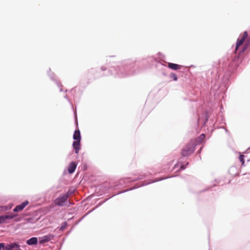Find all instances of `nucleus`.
Here are the masks:
<instances>
[{"instance_id": "f257e3e1", "label": "nucleus", "mask_w": 250, "mask_h": 250, "mask_svg": "<svg viewBox=\"0 0 250 250\" xmlns=\"http://www.w3.org/2000/svg\"><path fill=\"white\" fill-rule=\"evenodd\" d=\"M195 144L194 141H190L182 149L181 155L184 156H187L191 154L194 151Z\"/></svg>"}, {"instance_id": "f03ea898", "label": "nucleus", "mask_w": 250, "mask_h": 250, "mask_svg": "<svg viewBox=\"0 0 250 250\" xmlns=\"http://www.w3.org/2000/svg\"><path fill=\"white\" fill-rule=\"evenodd\" d=\"M73 139L75 141L73 142V146L75 149V152L78 154L80 149L81 135L79 130H76L73 134Z\"/></svg>"}, {"instance_id": "7ed1b4c3", "label": "nucleus", "mask_w": 250, "mask_h": 250, "mask_svg": "<svg viewBox=\"0 0 250 250\" xmlns=\"http://www.w3.org/2000/svg\"><path fill=\"white\" fill-rule=\"evenodd\" d=\"M69 194H70L68 191L63 195H60L59 197L55 200V204L61 207L63 206L64 205V203L66 201L69 196Z\"/></svg>"}, {"instance_id": "20e7f679", "label": "nucleus", "mask_w": 250, "mask_h": 250, "mask_svg": "<svg viewBox=\"0 0 250 250\" xmlns=\"http://www.w3.org/2000/svg\"><path fill=\"white\" fill-rule=\"evenodd\" d=\"M247 37H248V33L247 31H245L243 34L241 39H238L237 40L236 44L235 50V52H236L237 51L239 46L240 45H241L244 43V42H245V40L247 38Z\"/></svg>"}, {"instance_id": "39448f33", "label": "nucleus", "mask_w": 250, "mask_h": 250, "mask_svg": "<svg viewBox=\"0 0 250 250\" xmlns=\"http://www.w3.org/2000/svg\"><path fill=\"white\" fill-rule=\"evenodd\" d=\"M16 214L4 215L0 216V224L7 223V220H11L16 217Z\"/></svg>"}, {"instance_id": "423d86ee", "label": "nucleus", "mask_w": 250, "mask_h": 250, "mask_svg": "<svg viewBox=\"0 0 250 250\" xmlns=\"http://www.w3.org/2000/svg\"><path fill=\"white\" fill-rule=\"evenodd\" d=\"M4 248L6 250H21L20 245L15 243L7 244Z\"/></svg>"}, {"instance_id": "0eeeda50", "label": "nucleus", "mask_w": 250, "mask_h": 250, "mask_svg": "<svg viewBox=\"0 0 250 250\" xmlns=\"http://www.w3.org/2000/svg\"><path fill=\"white\" fill-rule=\"evenodd\" d=\"M29 204V202L27 201H25L24 202L22 203L21 204L17 206L13 211L14 212H19L21 211L28 204Z\"/></svg>"}, {"instance_id": "6e6552de", "label": "nucleus", "mask_w": 250, "mask_h": 250, "mask_svg": "<svg viewBox=\"0 0 250 250\" xmlns=\"http://www.w3.org/2000/svg\"><path fill=\"white\" fill-rule=\"evenodd\" d=\"M53 238V235L49 234L43 236L39 238V243L40 244H43L50 241Z\"/></svg>"}, {"instance_id": "1a4fd4ad", "label": "nucleus", "mask_w": 250, "mask_h": 250, "mask_svg": "<svg viewBox=\"0 0 250 250\" xmlns=\"http://www.w3.org/2000/svg\"><path fill=\"white\" fill-rule=\"evenodd\" d=\"M76 167L77 164H76V163L74 162H71L68 167V170L69 173L70 174L73 173L76 169Z\"/></svg>"}, {"instance_id": "9d476101", "label": "nucleus", "mask_w": 250, "mask_h": 250, "mask_svg": "<svg viewBox=\"0 0 250 250\" xmlns=\"http://www.w3.org/2000/svg\"><path fill=\"white\" fill-rule=\"evenodd\" d=\"M168 67L171 69L176 70L180 69L182 66L175 63L169 62L168 63Z\"/></svg>"}, {"instance_id": "9b49d317", "label": "nucleus", "mask_w": 250, "mask_h": 250, "mask_svg": "<svg viewBox=\"0 0 250 250\" xmlns=\"http://www.w3.org/2000/svg\"><path fill=\"white\" fill-rule=\"evenodd\" d=\"M38 242V238L37 237H32L26 241V243L29 245H35Z\"/></svg>"}, {"instance_id": "f8f14e48", "label": "nucleus", "mask_w": 250, "mask_h": 250, "mask_svg": "<svg viewBox=\"0 0 250 250\" xmlns=\"http://www.w3.org/2000/svg\"><path fill=\"white\" fill-rule=\"evenodd\" d=\"M205 138V135L204 134H201L197 139L196 141L198 143H202Z\"/></svg>"}, {"instance_id": "ddd939ff", "label": "nucleus", "mask_w": 250, "mask_h": 250, "mask_svg": "<svg viewBox=\"0 0 250 250\" xmlns=\"http://www.w3.org/2000/svg\"><path fill=\"white\" fill-rule=\"evenodd\" d=\"M244 157V155L242 154L240 155L239 157V159L240 161L242 163V165H243L245 163Z\"/></svg>"}, {"instance_id": "4468645a", "label": "nucleus", "mask_w": 250, "mask_h": 250, "mask_svg": "<svg viewBox=\"0 0 250 250\" xmlns=\"http://www.w3.org/2000/svg\"><path fill=\"white\" fill-rule=\"evenodd\" d=\"M171 77L173 78V79L174 80V81H177V76L176 74H171Z\"/></svg>"}, {"instance_id": "2eb2a0df", "label": "nucleus", "mask_w": 250, "mask_h": 250, "mask_svg": "<svg viewBox=\"0 0 250 250\" xmlns=\"http://www.w3.org/2000/svg\"><path fill=\"white\" fill-rule=\"evenodd\" d=\"M248 46V44H245V45H244V47L243 48V49H242V50H241V52H244V51L247 49V48Z\"/></svg>"}, {"instance_id": "dca6fc26", "label": "nucleus", "mask_w": 250, "mask_h": 250, "mask_svg": "<svg viewBox=\"0 0 250 250\" xmlns=\"http://www.w3.org/2000/svg\"><path fill=\"white\" fill-rule=\"evenodd\" d=\"M5 248V245L4 243H0V250L2 249V248Z\"/></svg>"}, {"instance_id": "f3484780", "label": "nucleus", "mask_w": 250, "mask_h": 250, "mask_svg": "<svg viewBox=\"0 0 250 250\" xmlns=\"http://www.w3.org/2000/svg\"><path fill=\"white\" fill-rule=\"evenodd\" d=\"M182 170L184 169L185 168V167L184 165L181 166V168Z\"/></svg>"}]
</instances>
